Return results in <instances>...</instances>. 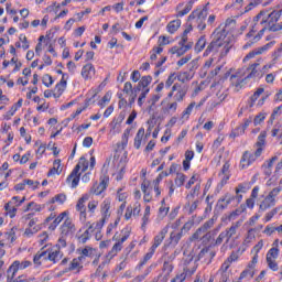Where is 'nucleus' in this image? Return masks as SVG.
I'll return each instance as SVG.
<instances>
[{"instance_id": "obj_1", "label": "nucleus", "mask_w": 282, "mask_h": 282, "mask_svg": "<svg viewBox=\"0 0 282 282\" xmlns=\"http://www.w3.org/2000/svg\"><path fill=\"white\" fill-rule=\"evenodd\" d=\"M237 21L232 18H228L225 25L220 24L212 34V42L207 46L205 54H210V52H216L219 54L220 58L228 56V52L232 50L235 45V39L229 32L235 30Z\"/></svg>"}, {"instance_id": "obj_2", "label": "nucleus", "mask_w": 282, "mask_h": 282, "mask_svg": "<svg viewBox=\"0 0 282 282\" xmlns=\"http://www.w3.org/2000/svg\"><path fill=\"white\" fill-rule=\"evenodd\" d=\"M281 17L282 9H275L270 13H268V11H260L251 22V29L248 33L249 45H254V43H259V41H261V36H263V33L265 32V26L261 28L263 23L268 24L271 32L279 31L276 23H279V19H281Z\"/></svg>"}, {"instance_id": "obj_3", "label": "nucleus", "mask_w": 282, "mask_h": 282, "mask_svg": "<svg viewBox=\"0 0 282 282\" xmlns=\"http://www.w3.org/2000/svg\"><path fill=\"white\" fill-rule=\"evenodd\" d=\"M80 169L82 173H85V171L89 169V161H87V159L84 156L79 159L78 164L74 167L66 180V182H70L72 188H76V186H78V182H80Z\"/></svg>"}, {"instance_id": "obj_4", "label": "nucleus", "mask_w": 282, "mask_h": 282, "mask_svg": "<svg viewBox=\"0 0 282 282\" xmlns=\"http://www.w3.org/2000/svg\"><path fill=\"white\" fill-rule=\"evenodd\" d=\"M240 251V249L237 252L232 251L231 254L224 261L220 269L218 270V274H220L219 282H228L230 279V271L228 270L232 263H235V261H238Z\"/></svg>"}, {"instance_id": "obj_5", "label": "nucleus", "mask_w": 282, "mask_h": 282, "mask_svg": "<svg viewBox=\"0 0 282 282\" xmlns=\"http://www.w3.org/2000/svg\"><path fill=\"white\" fill-rule=\"evenodd\" d=\"M206 17H208V10H195L188 15V22L203 31L206 30Z\"/></svg>"}, {"instance_id": "obj_6", "label": "nucleus", "mask_w": 282, "mask_h": 282, "mask_svg": "<svg viewBox=\"0 0 282 282\" xmlns=\"http://www.w3.org/2000/svg\"><path fill=\"white\" fill-rule=\"evenodd\" d=\"M248 66H242L236 74L231 75V85L235 87V91H239L247 85L248 80Z\"/></svg>"}, {"instance_id": "obj_7", "label": "nucleus", "mask_w": 282, "mask_h": 282, "mask_svg": "<svg viewBox=\"0 0 282 282\" xmlns=\"http://www.w3.org/2000/svg\"><path fill=\"white\" fill-rule=\"evenodd\" d=\"M265 138H268V132L262 131L258 137V141L256 142L257 150L248 158L249 165L257 162V159L261 158V154L263 153V147H265Z\"/></svg>"}, {"instance_id": "obj_8", "label": "nucleus", "mask_w": 282, "mask_h": 282, "mask_svg": "<svg viewBox=\"0 0 282 282\" xmlns=\"http://www.w3.org/2000/svg\"><path fill=\"white\" fill-rule=\"evenodd\" d=\"M188 94V86L182 84H174L172 87V91L169 93V98H173L176 102H182L184 97Z\"/></svg>"}, {"instance_id": "obj_9", "label": "nucleus", "mask_w": 282, "mask_h": 282, "mask_svg": "<svg viewBox=\"0 0 282 282\" xmlns=\"http://www.w3.org/2000/svg\"><path fill=\"white\" fill-rule=\"evenodd\" d=\"M67 88V79H65V75H63L59 83L55 86L54 91L53 90H45L44 97L45 98H59L63 96V91Z\"/></svg>"}, {"instance_id": "obj_10", "label": "nucleus", "mask_w": 282, "mask_h": 282, "mask_svg": "<svg viewBox=\"0 0 282 282\" xmlns=\"http://www.w3.org/2000/svg\"><path fill=\"white\" fill-rule=\"evenodd\" d=\"M215 226V218H212L207 220L202 227H199L195 234L191 237V241H198L203 240L204 241V235L208 232Z\"/></svg>"}, {"instance_id": "obj_11", "label": "nucleus", "mask_w": 282, "mask_h": 282, "mask_svg": "<svg viewBox=\"0 0 282 282\" xmlns=\"http://www.w3.org/2000/svg\"><path fill=\"white\" fill-rule=\"evenodd\" d=\"M62 237H72L76 232V225L72 218L67 217L59 228Z\"/></svg>"}, {"instance_id": "obj_12", "label": "nucleus", "mask_w": 282, "mask_h": 282, "mask_svg": "<svg viewBox=\"0 0 282 282\" xmlns=\"http://www.w3.org/2000/svg\"><path fill=\"white\" fill-rule=\"evenodd\" d=\"M46 252L45 261H52L53 263H58L61 259H63V253L58 248H48L44 250Z\"/></svg>"}, {"instance_id": "obj_13", "label": "nucleus", "mask_w": 282, "mask_h": 282, "mask_svg": "<svg viewBox=\"0 0 282 282\" xmlns=\"http://www.w3.org/2000/svg\"><path fill=\"white\" fill-rule=\"evenodd\" d=\"M184 272L188 274V276L195 274V271L197 270V261L193 260V256H188L184 260Z\"/></svg>"}, {"instance_id": "obj_14", "label": "nucleus", "mask_w": 282, "mask_h": 282, "mask_svg": "<svg viewBox=\"0 0 282 282\" xmlns=\"http://www.w3.org/2000/svg\"><path fill=\"white\" fill-rule=\"evenodd\" d=\"M96 76V67L94 64L89 63L83 66L82 68V77L84 80H91Z\"/></svg>"}, {"instance_id": "obj_15", "label": "nucleus", "mask_w": 282, "mask_h": 282, "mask_svg": "<svg viewBox=\"0 0 282 282\" xmlns=\"http://www.w3.org/2000/svg\"><path fill=\"white\" fill-rule=\"evenodd\" d=\"M235 195L230 193H226L223 197H220L217 202V208L218 210H225V208H228V205L234 202Z\"/></svg>"}, {"instance_id": "obj_16", "label": "nucleus", "mask_w": 282, "mask_h": 282, "mask_svg": "<svg viewBox=\"0 0 282 282\" xmlns=\"http://www.w3.org/2000/svg\"><path fill=\"white\" fill-rule=\"evenodd\" d=\"M123 91L129 96V105H133V102H135V98H138V91H135V88L133 89L131 82H127L124 84Z\"/></svg>"}, {"instance_id": "obj_17", "label": "nucleus", "mask_w": 282, "mask_h": 282, "mask_svg": "<svg viewBox=\"0 0 282 282\" xmlns=\"http://www.w3.org/2000/svg\"><path fill=\"white\" fill-rule=\"evenodd\" d=\"M129 239V235H124L118 242H116L112 247V249L108 253V259H112L122 250V243Z\"/></svg>"}, {"instance_id": "obj_18", "label": "nucleus", "mask_w": 282, "mask_h": 282, "mask_svg": "<svg viewBox=\"0 0 282 282\" xmlns=\"http://www.w3.org/2000/svg\"><path fill=\"white\" fill-rule=\"evenodd\" d=\"M241 226H243V219H240L238 221H236L235 224H232L230 226V228H227L224 232L227 236V242L230 241V239H232V237H235V235H237V229L241 228Z\"/></svg>"}, {"instance_id": "obj_19", "label": "nucleus", "mask_w": 282, "mask_h": 282, "mask_svg": "<svg viewBox=\"0 0 282 282\" xmlns=\"http://www.w3.org/2000/svg\"><path fill=\"white\" fill-rule=\"evenodd\" d=\"M171 272H173V263L164 261L162 273L159 275L161 281L166 282L171 278Z\"/></svg>"}, {"instance_id": "obj_20", "label": "nucleus", "mask_w": 282, "mask_h": 282, "mask_svg": "<svg viewBox=\"0 0 282 282\" xmlns=\"http://www.w3.org/2000/svg\"><path fill=\"white\" fill-rule=\"evenodd\" d=\"M275 43V41H271L261 47L254 48L248 54V58H254L256 56L263 54V52H268V50H270Z\"/></svg>"}, {"instance_id": "obj_21", "label": "nucleus", "mask_w": 282, "mask_h": 282, "mask_svg": "<svg viewBox=\"0 0 282 282\" xmlns=\"http://www.w3.org/2000/svg\"><path fill=\"white\" fill-rule=\"evenodd\" d=\"M169 234V226L164 227L159 235L154 237V242L152 245V250H158V247L162 246L166 235Z\"/></svg>"}, {"instance_id": "obj_22", "label": "nucleus", "mask_w": 282, "mask_h": 282, "mask_svg": "<svg viewBox=\"0 0 282 282\" xmlns=\"http://www.w3.org/2000/svg\"><path fill=\"white\" fill-rule=\"evenodd\" d=\"M195 4V0H189L185 8H184V3H180L176 7L177 10V14L176 17H186V14H188V12H191V10H193V6ZM184 8V9H183ZM183 9V10H182Z\"/></svg>"}, {"instance_id": "obj_23", "label": "nucleus", "mask_w": 282, "mask_h": 282, "mask_svg": "<svg viewBox=\"0 0 282 282\" xmlns=\"http://www.w3.org/2000/svg\"><path fill=\"white\" fill-rule=\"evenodd\" d=\"M153 80V77L151 76H143L138 86L134 88V91H147L149 89V86L151 85V82Z\"/></svg>"}, {"instance_id": "obj_24", "label": "nucleus", "mask_w": 282, "mask_h": 282, "mask_svg": "<svg viewBox=\"0 0 282 282\" xmlns=\"http://www.w3.org/2000/svg\"><path fill=\"white\" fill-rule=\"evenodd\" d=\"M236 196L235 199H237L238 204L243 199V195L248 193V184L247 183H240L238 186L235 188Z\"/></svg>"}, {"instance_id": "obj_25", "label": "nucleus", "mask_w": 282, "mask_h": 282, "mask_svg": "<svg viewBox=\"0 0 282 282\" xmlns=\"http://www.w3.org/2000/svg\"><path fill=\"white\" fill-rule=\"evenodd\" d=\"M83 261H84V257H77L73 259L69 263L68 271L80 272V270H83Z\"/></svg>"}, {"instance_id": "obj_26", "label": "nucleus", "mask_w": 282, "mask_h": 282, "mask_svg": "<svg viewBox=\"0 0 282 282\" xmlns=\"http://www.w3.org/2000/svg\"><path fill=\"white\" fill-rule=\"evenodd\" d=\"M107 188V180L102 178L100 183H95L90 189L94 195H101Z\"/></svg>"}, {"instance_id": "obj_27", "label": "nucleus", "mask_w": 282, "mask_h": 282, "mask_svg": "<svg viewBox=\"0 0 282 282\" xmlns=\"http://www.w3.org/2000/svg\"><path fill=\"white\" fill-rule=\"evenodd\" d=\"M110 209H111V200L105 199L100 205V213L104 219H109V217H111V213L109 212Z\"/></svg>"}, {"instance_id": "obj_28", "label": "nucleus", "mask_w": 282, "mask_h": 282, "mask_svg": "<svg viewBox=\"0 0 282 282\" xmlns=\"http://www.w3.org/2000/svg\"><path fill=\"white\" fill-rule=\"evenodd\" d=\"M19 264L17 261H13L12 264L7 270V282L12 281L14 278H17V272H19Z\"/></svg>"}, {"instance_id": "obj_29", "label": "nucleus", "mask_w": 282, "mask_h": 282, "mask_svg": "<svg viewBox=\"0 0 282 282\" xmlns=\"http://www.w3.org/2000/svg\"><path fill=\"white\" fill-rule=\"evenodd\" d=\"M87 202H89V194H84L78 200L77 204L75 206L77 213H80L83 210H87V206L85 204H87Z\"/></svg>"}, {"instance_id": "obj_30", "label": "nucleus", "mask_w": 282, "mask_h": 282, "mask_svg": "<svg viewBox=\"0 0 282 282\" xmlns=\"http://www.w3.org/2000/svg\"><path fill=\"white\" fill-rule=\"evenodd\" d=\"M63 173V167H61V159H56L53 162V169H51L47 173V177H52V175H61Z\"/></svg>"}, {"instance_id": "obj_31", "label": "nucleus", "mask_w": 282, "mask_h": 282, "mask_svg": "<svg viewBox=\"0 0 282 282\" xmlns=\"http://www.w3.org/2000/svg\"><path fill=\"white\" fill-rule=\"evenodd\" d=\"M21 107H23V99H19L18 102L11 107V109L4 115V119L10 120V118L21 109Z\"/></svg>"}, {"instance_id": "obj_32", "label": "nucleus", "mask_w": 282, "mask_h": 282, "mask_svg": "<svg viewBox=\"0 0 282 282\" xmlns=\"http://www.w3.org/2000/svg\"><path fill=\"white\" fill-rule=\"evenodd\" d=\"M276 204V199L272 198V196L267 195L265 198L260 204V210H268V208H272Z\"/></svg>"}, {"instance_id": "obj_33", "label": "nucleus", "mask_w": 282, "mask_h": 282, "mask_svg": "<svg viewBox=\"0 0 282 282\" xmlns=\"http://www.w3.org/2000/svg\"><path fill=\"white\" fill-rule=\"evenodd\" d=\"M141 191L144 194L143 199L144 202L149 203L153 197L151 196V188H149V182L143 181L141 184Z\"/></svg>"}, {"instance_id": "obj_34", "label": "nucleus", "mask_w": 282, "mask_h": 282, "mask_svg": "<svg viewBox=\"0 0 282 282\" xmlns=\"http://www.w3.org/2000/svg\"><path fill=\"white\" fill-rule=\"evenodd\" d=\"M215 251H210L209 248H204L199 251L198 253V261H200V259H209L208 263H210V261H213V258L215 257Z\"/></svg>"}, {"instance_id": "obj_35", "label": "nucleus", "mask_w": 282, "mask_h": 282, "mask_svg": "<svg viewBox=\"0 0 282 282\" xmlns=\"http://www.w3.org/2000/svg\"><path fill=\"white\" fill-rule=\"evenodd\" d=\"M79 251H80V256L79 257H84V261H85V259H87V257L89 259L96 257V249L91 248L89 246L85 247L84 249H82Z\"/></svg>"}, {"instance_id": "obj_36", "label": "nucleus", "mask_w": 282, "mask_h": 282, "mask_svg": "<svg viewBox=\"0 0 282 282\" xmlns=\"http://www.w3.org/2000/svg\"><path fill=\"white\" fill-rule=\"evenodd\" d=\"M195 107H197V104L191 102L187 106V108L182 112L181 120H183V122H186V120H188V118H191V113H193V109H195Z\"/></svg>"}, {"instance_id": "obj_37", "label": "nucleus", "mask_w": 282, "mask_h": 282, "mask_svg": "<svg viewBox=\"0 0 282 282\" xmlns=\"http://www.w3.org/2000/svg\"><path fill=\"white\" fill-rule=\"evenodd\" d=\"M181 25H182L181 20H174L167 24L166 30L170 34H175L177 32V30H180Z\"/></svg>"}, {"instance_id": "obj_38", "label": "nucleus", "mask_w": 282, "mask_h": 282, "mask_svg": "<svg viewBox=\"0 0 282 282\" xmlns=\"http://www.w3.org/2000/svg\"><path fill=\"white\" fill-rule=\"evenodd\" d=\"M46 256L45 248H42L33 258L34 265H41L42 261H45Z\"/></svg>"}, {"instance_id": "obj_39", "label": "nucleus", "mask_w": 282, "mask_h": 282, "mask_svg": "<svg viewBox=\"0 0 282 282\" xmlns=\"http://www.w3.org/2000/svg\"><path fill=\"white\" fill-rule=\"evenodd\" d=\"M163 113L173 115L177 111V101H172L163 106L162 108Z\"/></svg>"}, {"instance_id": "obj_40", "label": "nucleus", "mask_w": 282, "mask_h": 282, "mask_svg": "<svg viewBox=\"0 0 282 282\" xmlns=\"http://www.w3.org/2000/svg\"><path fill=\"white\" fill-rule=\"evenodd\" d=\"M178 83H188L193 80V73L191 72H181L178 75H176Z\"/></svg>"}, {"instance_id": "obj_41", "label": "nucleus", "mask_w": 282, "mask_h": 282, "mask_svg": "<svg viewBox=\"0 0 282 282\" xmlns=\"http://www.w3.org/2000/svg\"><path fill=\"white\" fill-rule=\"evenodd\" d=\"M144 138V128H140L134 137V149L142 147V139Z\"/></svg>"}, {"instance_id": "obj_42", "label": "nucleus", "mask_w": 282, "mask_h": 282, "mask_svg": "<svg viewBox=\"0 0 282 282\" xmlns=\"http://www.w3.org/2000/svg\"><path fill=\"white\" fill-rule=\"evenodd\" d=\"M246 127H248V121H245L238 128H236L231 133L230 138H238V135H243L246 133Z\"/></svg>"}, {"instance_id": "obj_43", "label": "nucleus", "mask_w": 282, "mask_h": 282, "mask_svg": "<svg viewBox=\"0 0 282 282\" xmlns=\"http://www.w3.org/2000/svg\"><path fill=\"white\" fill-rule=\"evenodd\" d=\"M259 197V186H254L251 191L250 198L248 199V208H254V199Z\"/></svg>"}, {"instance_id": "obj_44", "label": "nucleus", "mask_w": 282, "mask_h": 282, "mask_svg": "<svg viewBox=\"0 0 282 282\" xmlns=\"http://www.w3.org/2000/svg\"><path fill=\"white\" fill-rule=\"evenodd\" d=\"M183 232L182 231H172L170 235V241L172 243V246H177V243H180L182 237H183Z\"/></svg>"}, {"instance_id": "obj_45", "label": "nucleus", "mask_w": 282, "mask_h": 282, "mask_svg": "<svg viewBox=\"0 0 282 282\" xmlns=\"http://www.w3.org/2000/svg\"><path fill=\"white\" fill-rule=\"evenodd\" d=\"M199 191H202V183H197L194 186V188H192V191L187 195L188 202H191V199H194L195 197H197L199 195Z\"/></svg>"}, {"instance_id": "obj_46", "label": "nucleus", "mask_w": 282, "mask_h": 282, "mask_svg": "<svg viewBox=\"0 0 282 282\" xmlns=\"http://www.w3.org/2000/svg\"><path fill=\"white\" fill-rule=\"evenodd\" d=\"M131 135V128H127L121 138V148L127 149V144H129V137Z\"/></svg>"}, {"instance_id": "obj_47", "label": "nucleus", "mask_w": 282, "mask_h": 282, "mask_svg": "<svg viewBox=\"0 0 282 282\" xmlns=\"http://www.w3.org/2000/svg\"><path fill=\"white\" fill-rule=\"evenodd\" d=\"M217 232H219V229H215L212 231H206L204 235V239L203 241L206 242H210V241H215V237L217 236Z\"/></svg>"}, {"instance_id": "obj_48", "label": "nucleus", "mask_w": 282, "mask_h": 282, "mask_svg": "<svg viewBox=\"0 0 282 282\" xmlns=\"http://www.w3.org/2000/svg\"><path fill=\"white\" fill-rule=\"evenodd\" d=\"M17 206H10V203L4 205V210L7 212V215H9V217L11 219H13V217H17Z\"/></svg>"}, {"instance_id": "obj_49", "label": "nucleus", "mask_w": 282, "mask_h": 282, "mask_svg": "<svg viewBox=\"0 0 282 282\" xmlns=\"http://www.w3.org/2000/svg\"><path fill=\"white\" fill-rule=\"evenodd\" d=\"M272 0H249V10H252V8H257V6H268V3H271Z\"/></svg>"}, {"instance_id": "obj_50", "label": "nucleus", "mask_w": 282, "mask_h": 282, "mask_svg": "<svg viewBox=\"0 0 282 282\" xmlns=\"http://www.w3.org/2000/svg\"><path fill=\"white\" fill-rule=\"evenodd\" d=\"M171 54H176V56H184V54H186V48L184 45L180 46H173L170 50Z\"/></svg>"}, {"instance_id": "obj_51", "label": "nucleus", "mask_w": 282, "mask_h": 282, "mask_svg": "<svg viewBox=\"0 0 282 282\" xmlns=\"http://www.w3.org/2000/svg\"><path fill=\"white\" fill-rule=\"evenodd\" d=\"M259 67V64L251 65V73L248 75V78H260L261 70L257 69Z\"/></svg>"}, {"instance_id": "obj_52", "label": "nucleus", "mask_w": 282, "mask_h": 282, "mask_svg": "<svg viewBox=\"0 0 282 282\" xmlns=\"http://www.w3.org/2000/svg\"><path fill=\"white\" fill-rule=\"evenodd\" d=\"M153 254H155V250H153V247H151L150 251L144 256L143 261L140 262L139 268L145 265L147 262L153 258Z\"/></svg>"}, {"instance_id": "obj_53", "label": "nucleus", "mask_w": 282, "mask_h": 282, "mask_svg": "<svg viewBox=\"0 0 282 282\" xmlns=\"http://www.w3.org/2000/svg\"><path fill=\"white\" fill-rule=\"evenodd\" d=\"M186 182V175L184 173H176V177L174 180V184L178 187H182V185Z\"/></svg>"}, {"instance_id": "obj_54", "label": "nucleus", "mask_w": 282, "mask_h": 282, "mask_svg": "<svg viewBox=\"0 0 282 282\" xmlns=\"http://www.w3.org/2000/svg\"><path fill=\"white\" fill-rule=\"evenodd\" d=\"M90 238H91V231H89V229H86L83 232V235L78 237V241L79 243H87V241H89Z\"/></svg>"}, {"instance_id": "obj_55", "label": "nucleus", "mask_w": 282, "mask_h": 282, "mask_svg": "<svg viewBox=\"0 0 282 282\" xmlns=\"http://www.w3.org/2000/svg\"><path fill=\"white\" fill-rule=\"evenodd\" d=\"M121 122L118 120H112V122L110 123L111 130L110 132L113 133V135H116V133H120V127H121Z\"/></svg>"}, {"instance_id": "obj_56", "label": "nucleus", "mask_w": 282, "mask_h": 282, "mask_svg": "<svg viewBox=\"0 0 282 282\" xmlns=\"http://www.w3.org/2000/svg\"><path fill=\"white\" fill-rule=\"evenodd\" d=\"M206 47V36H200L195 45L196 52H202Z\"/></svg>"}, {"instance_id": "obj_57", "label": "nucleus", "mask_w": 282, "mask_h": 282, "mask_svg": "<svg viewBox=\"0 0 282 282\" xmlns=\"http://www.w3.org/2000/svg\"><path fill=\"white\" fill-rule=\"evenodd\" d=\"M149 274H151V267H149L143 274L141 275H137L131 282H142L144 281V279H147V276H149Z\"/></svg>"}, {"instance_id": "obj_58", "label": "nucleus", "mask_w": 282, "mask_h": 282, "mask_svg": "<svg viewBox=\"0 0 282 282\" xmlns=\"http://www.w3.org/2000/svg\"><path fill=\"white\" fill-rule=\"evenodd\" d=\"M32 281H34L33 278H30L26 274H22V275H19L18 278L10 280L9 282H32Z\"/></svg>"}, {"instance_id": "obj_59", "label": "nucleus", "mask_w": 282, "mask_h": 282, "mask_svg": "<svg viewBox=\"0 0 282 282\" xmlns=\"http://www.w3.org/2000/svg\"><path fill=\"white\" fill-rule=\"evenodd\" d=\"M159 215L161 217H166V215H169V206H166V203L164 199L161 202V207L159 208Z\"/></svg>"}, {"instance_id": "obj_60", "label": "nucleus", "mask_w": 282, "mask_h": 282, "mask_svg": "<svg viewBox=\"0 0 282 282\" xmlns=\"http://www.w3.org/2000/svg\"><path fill=\"white\" fill-rule=\"evenodd\" d=\"M281 115H282V105L273 109V112L271 113V117H270L271 122H273V120H276V118H279V116Z\"/></svg>"}, {"instance_id": "obj_61", "label": "nucleus", "mask_w": 282, "mask_h": 282, "mask_svg": "<svg viewBox=\"0 0 282 282\" xmlns=\"http://www.w3.org/2000/svg\"><path fill=\"white\" fill-rule=\"evenodd\" d=\"M279 257V248H271L267 253V259H275Z\"/></svg>"}, {"instance_id": "obj_62", "label": "nucleus", "mask_w": 282, "mask_h": 282, "mask_svg": "<svg viewBox=\"0 0 282 282\" xmlns=\"http://www.w3.org/2000/svg\"><path fill=\"white\" fill-rule=\"evenodd\" d=\"M42 82L45 87H52V85H54V79L52 78V75H44Z\"/></svg>"}, {"instance_id": "obj_63", "label": "nucleus", "mask_w": 282, "mask_h": 282, "mask_svg": "<svg viewBox=\"0 0 282 282\" xmlns=\"http://www.w3.org/2000/svg\"><path fill=\"white\" fill-rule=\"evenodd\" d=\"M88 213L94 215L96 213V209L98 208V200H90L87 205Z\"/></svg>"}, {"instance_id": "obj_64", "label": "nucleus", "mask_w": 282, "mask_h": 282, "mask_svg": "<svg viewBox=\"0 0 282 282\" xmlns=\"http://www.w3.org/2000/svg\"><path fill=\"white\" fill-rule=\"evenodd\" d=\"M263 120H265V113L264 112H260L253 119L254 127H258V124H261V122H263Z\"/></svg>"}]
</instances>
